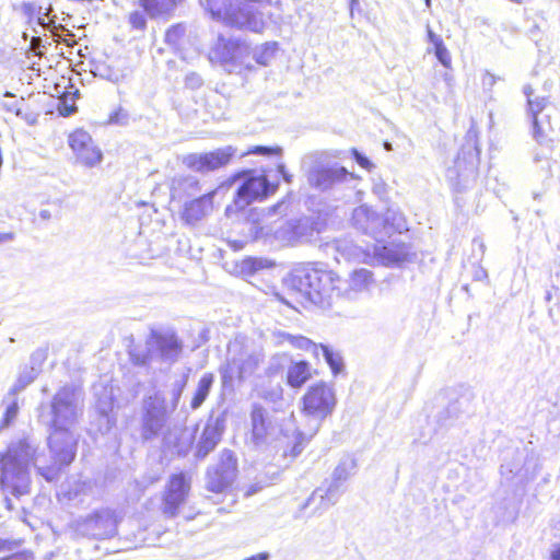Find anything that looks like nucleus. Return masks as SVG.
I'll return each instance as SVG.
<instances>
[{"label": "nucleus", "mask_w": 560, "mask_h": 560, "mask_svg": "<svg viewBox=\"0 0 560 560\" xmlns=\"http://www.w3.org/2000/svg\"><path fill=\"white\" fill-rule=\"evenodd\" d=\"M50 408L49 459L37 453L28 436L12 440L7 450L0 452V489L3 492L16 498L30 493L31 463L43 478L52 481L60 468L74 459L78 435L73 429L83 413L81 390L69 385L61 387L52 397Z\"/></svg>", "instance_id": "1"}, {"label": "nucleus", "mask_w": 560, "mask_h": 560, "mask_svg": "<svg viewBox=\"0 0 560 560\" xmlns=\"http://www.w3.org/2000/svg\"><path fill=\"white\" fill-rule=\"evenodd\" d=\"M341 282L335 272L311 266L293 270L285 280L300 299L320 308L330 307L341 295Z\"/></svg>", "instance_id": "2"}, {"label": "nucleus", "mask_w": 560, "mask_h": 560, "mask_svg": "<svg viewBox=\"0 0 560 560\" xmlns=\"http://www.w3.org/2000/svg\"><path fill=\"white\" fill-rule=\"evenodd\" d=\"M250 441L257 446L273 445L283 451V455L298 456L304 445L299 432L280 428L275 417L262 406L254 404L250 410Z\"/></svg>", "instance_id": "3"}, {"label": "nucleus", "mask_w": 560, "mask_h": 560, "mask_svg": "<svg viewBox=\"0 0 560 560\" xmlns=\"http://www.w3.org/2000/svg\"><path fill=\"white\" fill-rule=\"evenodd\" d=\"M264 358V349L259 343L246 336H236L228 345L225 365L221 369L223 383L250 377L262 363Z\"/></svg>", "instance_id": "4"}, {"label": "nucleus", "mask_w": 560, "mask_h": 560, "mask_svg": "<svg viewBox=\"0 0 560 560\" xmlns=\"http://www.w3.org/2000/svg\"><path fill=\"white\" fill-rule=\"evenodd\" d=\"M211 18L226 26L262 33L266 22L262 14L242 0H200Z\"/></svg>", "instance_id": "5"}, {"label": "nucleus", "mask_w": 560, "mask_h": 560, "mask_svg": "<svg viewBox=\"0 0 560 560\" xmlns=\"http://www.w3.org/2000/svg\"><path fill=\"white\" fill-rule=\"evenodd\" d=\"M302 412L310 418V427L306 431H299V436L307 442L322 425V422L330 416L337 405L336 390L332 385L317 382L310 386L302 397Z\"/></svg>", "instance_id": "6"}, {"label": "nucleus", "mask_w": 560, "mask_h": 560, "mask_svg": "<svg viewBox=\"0 0 560 560\" xmlns=\"http://www.w3.org/2000/svg\"><path fill=\"white\" fill-rule=\"evenodd\" d=\"M199 428L200 424H197L192 431L185 429L180 433L178 441L173 446L177 455H186L190 451L192 442L196 441L195 456L200 459L206 458L221 441L225 429V419L223 416L211 415L202 424L200 432Z\"/></svg>", "instance_id": "7"}, {"label": "nucleus", "mask_w": 560, "mask_h": 560, "mask_svg": "<svg viewBox=\"0 0 560 560\" xmlns=\"http://www.w3.org/2000/svg\"><path fill=\"white\" fill-rule=\"evenodd\" d=\"M249 46L240 39L219 36L209 51L212 62L223 66L229 72L242 73L253 71L255 67L248 61Z\"/></svg>", "instance_id": "8"}, {"label": "nucleus", "mask_w": 560, "mask_h": 560, "mask_svg": "<svg viewBox=\"0 0 560 560\" xmlns=\"http://www.w3.org/2000/svg\"><path fill=\"white\" fill-rule=\"evenodd\" d=\"M278 186V178L276 180H270L267 174L246 177L237 188L233 203L226 207L225 213L228 215H232L233 213L245 209L253 201L273 194Z\"/></svg>", "instance_id": "9"}, {"label": "nucleus", "mask_w": 560, "mask_h": 560, "mask_svg": "<svg viewBox=\"0 0 560 560\" xmlns=\"http://www.w3.org/2000/svg\"><path fill=\"white\" fill-rule=\"evenodd\" d=\"M166 400L160 394L143 399L141 415V438L151 441L158 438L165 428L168 419Z\"/></svg>", "instance_id": "10"}, {"label": "nucleus", "mask_w": 560, "mask_h": 560, "mask_svg": "<svg viewBox=\"0 0 560 560\" xmlns=\"http://www.w3.org/2000/svg\"><path fill=\"white\" fill-rule=\"evenodd\" d=\"M357 177L338 162L319 160L308 172L311 186L319 190H328L340 184L354 180Z\"/></svg>", "instance_id": "11"}, {"label": "nucleus", "mask_w": 560, "mask_h": 560, "mask_svg": "<svg viewBox=\"0 0 560 560\" xmlns=\"http://www.w3.org/2000/svg\"><path fill=\"white\" fill-rule=\"evenodd\" d=\"M236 476V458L230 450H223L215 466L207 471L206 486L209 491L221 493L234 481Z\"/></svg>", "instance_id": "12"}, {"label": "nucleus", "mask_w": 560, "mask_h": 560, "mask_svg": "<svg viewBox=\"0 0 560 560\" xmlns=\"http://www.w3.org/2000/svg\"><path fill=\"white\" fill-rule=\"evenodd\" d=\"M78 532L95 539L112 538L117 533V521L113 511L101 510L78 522Z\"/></svg>", "instance_id": "13"}, {"label": "nucleus", "mask_w": 560, "mask_h": 560, "mask_svg": "<svg viewBox=\"0 0 560 560\" xmlns=\"http://www.w3.org/2000/svg\"><path fill=\"white\" fill-rule=\"evenodd\" d=\"M477 142H465L460 153L455 161V168L458 176V184L464 182L466 187L469 180H475L480 161V149Z\"/></svg>", "instance_id": "14"}, {"label": "nucleus", "mask_w": 560, "mask_h": 560, "mask_svg": "<svg viewBox=\"0 0 560 560\" xmlns=\"http://www.w3.org/2000/svg\"><path fill=\"white\" fill-rule=\"evenodd\" d=\"M342 485L343 482L331 477L330 481L324 483L313 491L305 503V508L314 506L315 512H318L319 514L328 510L330 506L338 502L340 495L342 494Z\"/></svg>", "instance_id": "15"}, {"label": "nucleus", "mask_w": 560, "mask_h": 560, "mask_svg": "<svg viewBox=\"0 0 560 560\" xmlns=\"http://www.w3.org/2000/svg\"><path fill=\"white\" fill-rule=\"evenodd\" d=\"M188 490L189 483L183 472L171 477L163 499V513L166 516L174 517L177 514L178 508L185 501Z\"/></svg>", "instance_id": "16"}, {"label": "nucleus", "mask_w": 560, "mask_h": 560, "mask_svg": "<svg viewBox=\"0 0 560 560\" xmlns=\"http://www.w3.org/2000/svg\"><path fill=\"white\" fill-rule=\"evenodd\" d=\"M233 152L232 147H228L214 152L189 154L185 158V164L197 172H211L228 164Z\"/></svg>", "instance_id": "17"}, {"label": "nucleus", "mask_w": 560, "mask_h": 560, "mask_svg": "<svg viewBox=\"0 0 560 560\" xmlns=\"http://www.w3.org/2000/svg\"><path fill=\"white\" fill-rule=\"evenodd\" d=\"M382 222L381 215L365 205L355 208L352 212L353 225L376 241H382Z\"/></svg>", "instance_id": "18"}, {"label": "nucleus", "mask_w": 560, "mask_h": 560, "mask_svg": "<svg viewBox=\"0 0 560 560\" xmlns=\"http://www.w3.org/2000/svg\"><path fill=\"white\" fill-rule=\"evenodd\" d=\"M213 196L214 192H209L186 202L182 212V219L185 223L192 225L211 213L213 209Z\"/></svg>", "instance_id": "19"}, {"label": "nucleus", "mask_w": 560, "mask_h": 560, "mask_svg": "<svg viewBox=\"0 0 560 560\" xmlns=\"http://www.w3.org/2000/svg\"><path fill=\"white\" fill-rule=\"evenodd\" d=\"M150 345L154 347L155 354H159L162 360L168 362H174L182 349L180 342L173 334H153L150 338Z\"/></svg>", "instance_id": "20"}, {"label": "nucleus", "mask_w": 560, "mask_h": 560, "mask_svg": "<svg viewBox=\"0 0 560 560\" xmlns=\"http://www.w3.org/2000/svg\"><path fill=\"white\" fill-rule=\"evenodd\" d=\"M270 338L275 346H283L289 343L295 349L311 352L315 358H318L317 343L302 335H292L284 330H273L270 335Z\"/></svg>", "instance_id": "21"}, {"label": "nucleus", "mask_w": 560, "mask_h": 560, "mask_svg": "<svg viewBox=\"0 0 560 560\" xmlns=\"http://www.w3.org/2000/svg\"><path fill=\"white\" fill-rule=\"evenodd\" d=\"M70 147L77 162L82 165L92 167L102 161V150L95 145V142H70Z\"/></svg>", "instance_id": "22"}, {"label": "nucleus", "mask_w": 560, "mask_h": 560, "mask_svg": "<svg viewBox=\"0 0 560 560\" xmlns=\"http://www.w3.org/2000/svg\"><path fill=\"white\" fill-rule=\"evenodd\" d=\"M328 247L336 253L335 259L337 261H339L340 258L348 261H359L365 257L363 248L355 245L348 238L337 240L332 244L328 245Z\"/></svg>", "instance_id": "23"}, {"label": "nucleus", "mask_w": 560, "mask_h": 560, "mask_svg": "<svg viewBox=\"0 0 560 560\" xmlns=\"http://www.w3.org/2000/svg\"><path fill=\"white\" fill-rule=\"evenodd\" d=\"M312 378V366L307 361H291L287 371V383L292 388H301Z\"/></svg>", "instance_id": "24"}, {"label": "nucleus", "mask_w": 560, "mask_h": 560, "mask_svg": "<svg viewBox=\"0 0 560 560\" xmlns=\"http://www.w3.org/2000/svg\"><path fill=\"white\" fill-rule=\"evenodd\" d=\"M382 222V238L384 236H389L393 233H401L404 230H407L406 220L399 211L394 209H387V211L381 215Z\"/></svg>", "instance_id": "25"}, {"label": "nucleus", "mask_w": 560, "mask_h": 560, "mask_svg": "<svg viewBox=\"0 0 560 560\" xmlns=\"http://www.w3.org/2000/svg\"><path fill=\"white\" fill-rule=\"evenodd\" d=\"M278 49L279 45L277 42H266L254 47L252 51L249 50V54H252L257 65L268 67L276 58Z\"/></svg>", "instance_id": "26"}, {"label": "nucleus", "mask_w": 560, "mask_h": 560, "mask_svg": "<svg viewBox=\"0 0 560 560\" xmlns=\"http://www.w3.org/2000/svg\"><path fill=\"white\" fill-rule=\"evenodd\" d=\"M214 383V376L212 373H205L201 378L198 382L196 392L194 394V397L190 401V407L192 410H197L201 407V405L207 399L212 385Z\"/></svg>", "instance_id": "27"}, {"label": "nucleus", "mask_w": 560, "mask_h": 560, "mask_svg": "<svg viewBox=\"0 0 560 560\" xmlns=\"http://www.w3.org/2000/svg\"><path fill=\"white\" fill-rule=\"evenodd\" d=\"M114 399L112 389L103 388L102 394L96 400V410L102 418L106 421V429L109 430L115 424V419L110 418L109 413L113 410Z\"/></svg>", "instance_id": "28"}, {"label": "nucleus", "mask_w": 560, "mask_h": 560, "mask_svg": "<svg viewBox=\"0 0 560 560\" xmlns=\"http://www.w3.org/2000/svg\"><path fill=\"white\" fill-rule=\"evenodd\" d=\"M130 359L131 362L136 365H147L151 361H153L155 352L154 347H151L150 339L147 340L145 345L143 347L136 346L130 351Z\"/></svg>", "instance_id": "29"}, {"label": "nucleus", "mask_w": 560, "mask_h": 560, "mask_svg": "<svg viewBox=\"0 0 560 560\" xmlns=\"http://www.w3.org/2000/svg\"><path fill=\"white\" fill-rule=\"evenodd\" d=\"M373 275L370 270L361 268L354 270L349 278V289L354 292H361L372 283Z\"/></svg>", "instance_id": "30"}, {"label": "nucleus", "mask_w": 560, "mask_h": 560, "mask_svg": "<svg viewBox=\"0 0 560 560\" xmlns=\"http://www.w3.org/2000/svg\"><path fill=\"white\" fill-rule=\"evenodd\" d=\"M318 353L322 352L326 363L329 365L334 375L339 374L343 369L342 357L326 345L317 343Z\"/></svg>", "instance_id": "31"}, {"label": "nucleus", "mask_w": 560, "mask_h": 560, "mask_svg": "<svg viewBox=\"0 0 560 560\" xmlns=\"http://www.w3.org/2000/svg\"><path fill=\"white\" fill-rule=\"evenodd\" d=\"M38 375V370L34 366L24 368L16 380V382L11 387L9 395L15 396L18 393L22 392L25 387L34 382V380Z\"/></svg>", "instance_id": "32"}, {"label": "nucleus", "mask_w": 560, "mask_h": 560, "mask_svg": "<svg viewBox=\"0 0 560 560\" xmlns=\"http://www.w3.org/2000/svg\"><path fill=\"white\" fill-rule=\"evenodd\" d=\"M357 468V462L351 456H345L340 459L337 467L334 469L332 476L337 480L345 482L352 474H354Z\"/></svg>", "instance_id": "33"}, {"label": "nucleus", "mask_w": 560, "mask_h": 560, "mask_svg": "<svg viewBox=\"0 0 560 560\" xmlns=\"http://www.w3.org/2000/svg\"><path fill=\"white\" fill-rule=\"evenodd\" d=\"M528 107L529 112L533 115L534 118V137L535 138H542L547 137V135L544 132V130L540 129L539 122L537 119L538 114L546 107L547 100L545 97H536V98H528Z\"/></svg>", "instance_id": "34"}, {"label": "nucleus", "mask_w": 560, "mask_h": 560, "mask_svg": "<svg viewBox=\"0 0 560 560\" xmlns=\"http://www.w3.org/2000/svg\"><path fill=\"white\" fill-rule=\"evenodd\" d=\"M23 14L28 19L30 23H36L45 27L47 12H43V8L35 3H24L22 5Z\"/></svg>", "instance_id": "35"}, {"label": "nucleus", "mask_w": 560, "mask_h": 560, "mask_svg": "<svg viewBox=\"0 0 560 560\" xmlns=\"http://www.w3.org/2000/svg\"><path fill=\"white\" fill-rule=\"evenodd\" d=\"M186 27L183 24L171 26L165 34V40L172 46H177L180 38L185 35Z\"/></svg>", "instance_id": "36"}, {"label": "nucleus", "mask_w": 560, "mask_h": 560, "mask_svg": "<svg viewBox=\"0 0 560 560\" xmlns=\"http://www.w3.org/2000/svg\"><path fill=\"white\" fill-rule=\"evenodd\" d=\"M433 51L438 60L445 67L450 68L452 63V58L448 49L444 45V43H440L435 47H433Z\"/></svg>", "instance_id": "37"}, {"label": "nucleus", "mask_w": 560, "mask_h": 560, "mask_svg": "<svg viewBox=\"0 0 560 560\" xmlns=\"http://www.w3.org/2000/svg\"><path fill=\"white\" fill-rule=\"evenodd\" d=\"M18 412H19L18 401L15 399H13L8 405V407L5 409L2 425L0 427V429L9 427L11 424V422L16 418Z\"/></svg>", "instance_id": "38"}, {"label": "nucleus", "mask_w": 560, "mask_h": 560, "mask_svg": "<svg viewBox=\"0 0 560 560\" xmlns=\"http://www.w3.org/2000/svg\"><path fill=\"white\" fill-rule=\"evenodd\" d=\"M129 22L135 28H138V30H142L145 26V18H144L143 13H141L139 11H135V12L130 13Z\"/></svg>", "instance_id": "39"}, {"label": "nucleus", "mask_w": 560, "mask_h": 560, "mask_svg": "<svg viewBox=\"0 0 560 560\" xmlns=\"http://www.w3.org/2000/svg\"><path fill=\"white\" fill-rule=\"evenodd\" d=\"M253 153L265 154V155H269V156H276L279 160V156H280V153H281V149L279 147H275V148L256 147L255 150L253 151Z\"/></svg>", "instance_id": "40"}, {"label": "nucleus", "mask_w": 560, "mask_h": 560, "mask_svg": "<svg viewBox=\"0 0 560 560\" xmlns=\"http://www.w3.org/2000/svg\"><path fill=\"white\" fill-rule=\"evenodd\" d=\"M127 119V114L122 109H118L110 114L108 118L109 124L122 125Z\"/></svg>", "instance_id": "41"}, {"label": "nucleus", "mask_w": 560, "mask_h": 560, "mask_svg": "<svg viewBox=\"0 0 560 560\" xmlns=\"http://www.w3.org/2000/svg\"><path fill=\"white\" fill-rule=\"evenodd\" d=\"M352 152L354 154V159H355L357 163L361 167H363L365 170H370L372 167V163L370 162V160L368 158H365L364 155L359 153L357 150H353Z\"/></svg>", "instance_id": "42"}, {"label": "nucleus", "mask_w": 560, "mask_h": 560, "mask_svg": "<svg viewBox=\"0 0 560 560\" xmlns=\"http://www.w3.org/2000/svg\"><path fill=\"white\" fill-rule=\"evenodd\" d=\"M427 34H428V40H429V43H431L433 45V47H435L436 45H439L440 43L443 42L442 37L438 34H435L429 25L427 26Z\"/></svg>", "instance_id": "43"}, {"label": "nucleus", "mask_w": 560, "mask_h": 560, "mask_svg": "<svg viewBox=\"0 0 560 560\" xmlns=\"http://www.w3.org/2000/svg\"><path fill=\"white\" fill-rule=\"evenodd\" d=\"M183 388H184V384H178L176 386V388H174L173 390V408L172 410H174L178 404V400L182 396V393H183Z\"/></svg>", "instance_id": "44"}, {"label": "nucleus", "mask_w": 560, "mask_h": 560, "mask_svg": "<svg viewBox=\"0 0 560 560\" xmlns=\"http://www.w3.org/2000/svg\"><path fill=\"white\" fill-rule=\"evenodd\" d=\"M277 171L279 174L282 175L283 179L287 182V183H290L291 182V175H289L285 170H284V164L281 163L280 161L277 162Z\"/></svg>", "instance_id": "45"}, {"label": "nucleus", "mask_w": 560, "mask_h": 560, "mask_svg": "<svg viewBox=\"0 0 560 560\" xmlns=\"http://www.w3.org/2000/svg\"><path fill=\"white\" fill-rule=\"evenodd\" d=\"M59 112L62 116H69L70 114H72L74 112V107L73 106H68L66 103H63L60 107H59Z\"/></svg>", "instance_id": "46"}, {"label": "nucleus", "mask_w": 560, "mask_h": 560, "mask_svg": "<svg viewBox=\"0 0 560 560\" xmlns=\"http://www.w3.org/2000/svg\"><path fill=\"white\" fill-rule=\"evenodd\" d=\"M550 559L551 560H560V544L553 546L551 553H550Z\"/></svg>", "instance_id": "47"}, {"label": "nucleus", "mask_w": 560, "mask_h": 560, "mask_svg": "<svg viewBox=\"0 0 560 560\" xmlns=\"http://www.w3.org/2000/svg\"><path fill=\"white\" fill-rule=\"evenodd\" d=\"M269 559V553L267 552H260V553H257L255 556H252L245 560H268Z\"/></svg>", "instance_id": "48"}, {"label": "nucleus", "mask_w": 560, "mask_h": 560, "mask_svg": "<svg viewBox=\"0 0 560 560\" xmlns=\"http://www.w3.org/2000/svg\"><path fill=\"white\" fill-rule=\"evenodd\" d=\"M2 560H31L28 557L26 556H23V555H12L8 558H4Z\"/></svg>", "instance_id": "49"}, {"label": "nucleus", "mask_w": 560, "mask_h": 560, "mask_svg": "<svg viewBox=\"0 0 560 560\" xmlns=\"http://www.w3.org/2000/svg\"><path fill=\"white\" fill-rule=\"evenodd\" d=\"M494 82H495V79H494V77H493L492 74L487 73V74L485 75L483 84L493 85V84H494Z\"/></svg>", "instance_id": "50"}, {"label": "nucleus", "mask_w": 560, "mask_h": 560, "mask_svg": "<svg viewBox=\"0 0 560 560\" xmlns=\"http://www.w3.org/2000/svg\"><path fill=\"white\" fill-rule=\"evenodd\" d=\"M13 235L11 233H0V243L12 241Z\"/></svg>", "instance_id": "51"}, {"label": "nucleus", "mask_w": 560, "mask_h": 560, "mask_svg": "<svg viewBox=\"0 0 560 560\" xmlns=\"http://www.w3.org/2000/svg\"><path fill=\"white\" fill-rule=\"evenodd\" d=\"M39 217H40L43 220H48V219H50V211H49V210H46V209H43V210H40V212H39Z\"/></svg>", "instance_id": "52"}, {"label": "nucleus", "mask_w": 560, "mask_h": 560, "mask_svg": "<svg viewBox=\"0 0 560 560\" xmlns=\"http://www.w3.org/2000/svg\"><path fill=\"white\" fill-rule=\"evenodd\" d=\"M63 42L68 45V46H72L74 44V39H73V35L72 34H68L66 38H63Z\"/></svg>", "instance_id": "53"}, {"label": "nucleus", "mask_w": 560, "mask_h": 560, "mask_svg": "<svg viewBox=\"0 0 560 560\" xmlns=\"http://www.w3.org/2000/svg\"><path fill=\"white\" fill-rule=\"evenodd\" d=\"M524 94L527 96V100L528 98H532V94H533V89L530 86H525L524 88Z\"/></svg>", "instance_id": "54"}, {"label": "nucleus", "mask_w": 560, "mask_h": 560, "mask_svg": "<svg viewBox=\"0 0 560 560\" xmlns=\"http://www.w3.org/2000/svg\"><path fill=\"white\" fill-rule=\"evenodd\" d=\"M384 148L386 151H390L393 148H392V142H388V141H385L384 142Z\"/></svg>", "instance_id": "55"}, {"label": "nucleus", "mask_w": 560, "mask_h": 560, "mask_svg": "<svg viewBox=\"0 0 560 560\" xmlns=\"http://www.w3.org/2000/svg\"><path fill=\"white\" fill-rule=\"evenodd\" d=\"M119 79H120V75H118V74H114V75L109 77V80H112V81H118Z\"/></svg>", "instance_id": "56"}, {"label": "nucleus", "mask_w": 560, "mask_h": 560, "mask_svg": "<svg viewBox=\"0 0 560 560\" xmlns=\"http://www.w3.org/2000/svg\"><path fill=\"white\" fill-rule=\"evenodd\" d=\"M358 3V0H351V11L353 10V5Z\"/></svg>", "instance_id": "57"}, {"label": "nucleus", "mask_w": 560, "mask_h": 560, "mask_svg": "<svg viewBox=\"0 0 560 560\" xmlns=\"http://www.w3.org/2000/svg\"><path fill=\"white\" fill-rule=\"evenodd\" d=\"M425 4H427V7H430L431 0H425Z\"/></svg>", "instance_id": "58"}, {"label": "nucleus", "mask_w": 560, "mask_h": 560, "mask_svg": "<svg viewBox=\"0 0 560 560\" xmlns=\"http://www.w3.org/2000/svg\"><path fill=\"white\" fill-rule=\"evenodd\" d=\"M393 260L397 261V260H399V258L395 256V257H393Z\"/></svg>", "instance_id": "59"}, {"label": "nucleus", "mask_w": 560, "mask_h": 560, "mask_svg": "<svg viewBox=\"0 0 560 560\" xmlns=\"http://www.w3.org/2000/svg\"><path fill=\"white\" fill-rule=\"evenodd\" d=\"M165 443L170 444L168 438H165Z\"/></svg>", "instance_id": "60"}]
</instances>
